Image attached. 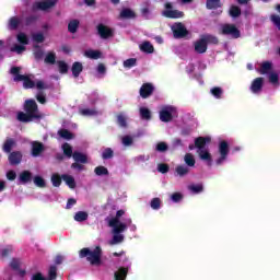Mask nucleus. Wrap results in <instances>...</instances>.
Here are the masks:
<instances>
[{"mask_svg": "<svg viewBox=\"0 0 280 280\" xmlns=\"http://www.w3.org/2000/svg\"><path fill=\"white\" fill-rule=\"evenodd\" d=\"M221 34L230 36L231 38H240V30L233 24H223L220 27Z\"/></svg>", "mask_w": 280, "mask_h": 280, "instance_id": "obj_8", "label": "nucleus"}, {"mask_svg": "<svg viewBox=\"0 0 280 280\" xmlns=\"http://www.w3.org/2000/svg\"><path fill=\"white\" fill-rule=\"evenodd\" d=\"M188 189H189L192 194H200V192L202 191V185H201V184L190 185V186H188Z\"/></svg>", "mask_w": 280, "mask_h": 280, "instance_id": "obj_53", "label": "nucleus"}, {"mask_svg": "<svg viewBox=\"0 0 280 280\" xmlns=\"http://www.w3.org/2000/svg\"><path fill=\"white\" fill-rule=\"evenodd\" d=\"M33 54H34L36 60H43L44 52H43V49H40V47L35 46Z\"/></svg>", "mask_w": 280, "mask_h": 280, "instance_id": "obj_49", "label": "nucleus"}, {"mask_svg": "<svg viewBox=\"0 0 280 280\" xmlns=\"http://www.w3.org/2000/svg\"><path fill=\"white\" fill-rule=\"evenodd\" d=\"M173 202H180L183 200V195L179 192H175L171 196Z\"/></svg>", "mask_w": 280, "mask_h": 280, "instance_id": "obj_56", "label": "nucleus"}, {"mask_svg": "<svg viewBox=\"0 0 280 280\" xmlns=\"http://www.w3.org/2000/svg\"><path fill=\"white\" fill-rule=\"evenodd\" d=\"M19 179L25 185L32 180V173L30 171H24L20 174Z\"/></svg>", "mask_w": 280, "mask_h": 280, "instance_id": "obj_26", "label": "nucleus"}, {"mask_svg": "<svg viewBox=\"0 0 280 280\" xmlns=\"http://www.w3.org/2000/svg\"><path fill=\"white\" fill-rule=\"evenodd\" d=\"M88 219H89V213H86L85 211H79L74 214L75 222H84Z\"/></svg>", "mask_w": 280, "mask_h": 280, "instance_id": "obj_33", "label": "nucleus"}, {"mask_svg": "<svg viewBox=\"0 0 280 280\" xmlns=\"http://www.w3.org/2000/svg\"><path fill=\"white\" fill-rule=\"evenodd\" d=\"M269 82L273 84V86H279V74L277 72H271L268 74Z\"/></svg>", "mask_w": 280, "mask_h": 280, "instance_id": "obj_37", "label": "nucleus"}, {"mask_svg": "<svg viewBox=\"0 0 280 280\" xmlns=\"http://www.w3.org/2000/svg\"><path fill=\"white\" fill-rule=\"evenodd\" d=\"M140 51H143L144 54H154V46L150 42H142L139 45Z\"/></svg>", "mask_w": 280, "mask_h": 280, "instance_id": "obj_20", "label": "nucleus"}, {"mask_svg": "<svg viewBox=\"0 0 280 280\" xmlns=\"http://www.w3.org/2000/svg\"><path fill=\"white\" fill-rule=\"evenodd\" d=\"M211 95H213V97H215L217 100H220V97H222V93L223 91L221 90V88H212L210 90Z\"/></svg>", "mask_w": 280, "mask_h": 280, "instance_id": "obj_47", "label": "nucleus"}, {"mask_svg": "<svg viewBox=\"0 0 280 280\" xmlns=\"http://www.w3.org/2000/svg\"><path fill=\"white\" fill-rule=\"evenodd\" d=\"M242 14V10L237 5H232L230 8V16H233V19H236V16H240Z\"/></svg>", "mask_w": 280, "mask_h": 280, "instance_id": "obj_39", "label": "nucleus"}, {"mask_svg": "<svg viewBox=\"0 0 280 280\" xmlns=\"http://www.w3.org/2000/svg\"><path fill=\"white\" fill-rule=\"evenodd\" d=\"M21 25V19L13 16L8 22V30H16Z\"/></svg>", "mask_w": 280, "mask_h": 280, "instance_id": "obj_27", "label": "nucleus"}, {"mask_svg": "<svg viewBox=\"0 0 280 280\" xmlns=\"http://www.w3.org/2000/svg\"><path fill=\"white\" fill-rule=\"evenodd\" d=\"M264 86V78H256L250 85L252 93H261V89Z\"/></svg>", "mask_w": 280, "mask_h": 280, "instance_id": "obj_15", "label": "nucleus"}, {"mask_svg": "<svg viewBox=\"0 0 280 280\" xmlns=\"http://www.w3.org/2000/svg\"><path fill=\"white\" fill-rule=\"evenodd\" d=\"M128 275V268H119L116 272H115V280H126V277Z\"/></svg>", "mask_w": 280, "mask_h": 280, "instance_id": "obj_25", "label": "nucleus"}, {"mask_svg": "<svg viewBox=\"0 0 280 280\" xmlns=\"http://www.w3.org/2000/svg\"><path fill=\"white\" fill-rule=\"evenodd\" d=\"M72 159H74L77 163H86L88 161L86 154L80 152H74Z\"/></svg>", "mask_w": 280, "mask_h": 280, "instance_id": "obj_31", "label": "nucleus"}, {"mask_svg": "<svg viewBox=\"0 0 280 280\" xmlns=\"http://www.w3.org/2000/svg\"><path fill=\"white\" fill-rule=\"evenodd\" d=\"M175 115H176V107H173L170 105L162 107V109L160 110V119L161 121H164V122L172 121Z\"/></svg>", "mask_w": 280, "mask_h": 280, "instance_id": "obj_7", "label": "nucleus"}, {"mask_svg": "<svg viewBox=\"0 0 280 280\" xmlns=\"http://www.w3.org/2000/svg\"><path fill=\"white\" fill-rule=\"evenodd\" d=\"M117 119H118V124L119 126H121V128H126L127 124V119H128V116H126V114L121 113L117 116Z\"/></svg>", "mask_w": 280, "mask_h": 280, "instance_id": "obj_45", "label": "nucleus"}, {"mask_svg": "<svg viewBox=\"0 0 280 280\" xmlns=\"http://www.w3.org/2000/svg\"><path fill=\"white\" fill-rule=\"evenodd\" d=\"M103 159H113V151L110 149H105L103 152Z\"/></svg>", "mask_w": 280, "mask_h": 280, "instance_id": "obj_60", "label": "nucleus"}, {"mask_svg": "<svg viewBox=\"0 0 280 280\" xmlns=\"http://www.w3.org/2000/svg\"><path fill=\"white\" fill-rule=\"evenodd\" d=\"M158 170L159 172H161V174H167L170 167L167 166V164H159Z\"/></svg>", "mask_w": 280, "mask_h": 280, "instance_id": "obj_57", "label": "nucleus"}, {"mask_svg": "<svg viewBox=\"0 0 280 280\" xmlns=\"http://www.w3.org/2000/svg\"><path fill=\"white\" fill-rule=\"evenodd\" d=\"M219 154L220 156L217 160V165H222L224 161H226V156H229V142L221 141L219 143Z\"/></svg>", "mask_w": 280, "mask_h": 280, "instance_id": "obj_10", "label": "nucleus"}, {"mask_svg": "<svg viewBox=\"0 0 280 280\" xmlns=\"http://www.w3.org/2000/svg\"><path fill=\"white\" fill-rule=\"evenodd\" d=\"M156 150L158 152H165V150H167V144L165 142H160L156 145Z\"/></svg>", "mask_w": 280, "mask_h": 280, "instance_id": "obj_59", "label": "nucleus"}, {"mask_svg": "<svg viewBox=\"0 0 280 280\" xmlns=\"http://www.w3.org/2000/svg\"><path fill=\"white\" fill-rule=\"evenodd\" d=\"M62 180L66 182V185L70 187V189H75V178L71 175H62Z\"/></svg>", "mask_w": 280, "mask_h": 280, "instance_id": "obj_29", "label": "nucleus"}, {"mask_svg": "<svg viewBox=\"0 0 280 280\" xmlns=\"http://www.w3.org/2000/svg\"><path fill=\"white\" fill-rule=\"evenodd\" d=\"M207 8L209 10H214L215 8H220V0H208Z\"/></svg>", "mask_w": 280, "mask_h": 280, "instance_id": "obj_48", "label": "nucleus"}, {"mask_svg": "<svg viewBox=\"0 0 280 280\" xmlns=\"http://www.w3.org/2000/svg\"><path fill=\"white\" fill-rule=\"evenodd\" d=\"M172 32L175 38H183V36H187V28L183 23H175L172 25Z\"/></svg>", "mask_w": 280, "mask_h": 280, "instance_id": "obj_12", "label": "nucleus"}, {"mask_svg": "<svg viewBox=\"0 0 280 280\" xmlns=\"http://www.w3.org/2000/svg\"><path fill=\"white\" fill-rule=\"evenodd\" d=\"M20 72H21V68L19 67L11 68V74L13 75L14 82H23L24 89H34V86H36V89H45V83L43 81L34 82L33 80L34 77L23 75V74H20Z\"/></svg>", "mask_w": 280, "mask_h": 280, "instance_id": "obj_2", "label": "nucleus"}, {"mask_svg": "<svg viewBox=\"0 0 280 280\" xmlns=\"http://www.w3.org/2000/svg\"><path fill=\"white\" fill-rule=\"evenodd\" d=\"M126 211L118 210L116 217L109 219L108 224L112 229L113 240L109 241L110 246H115V244H121L124 242V231L128 229L132 224V219H126L121 221V217L125 215Z\"/></svg>", "mask_w": 280, "mask_h": 280, "instance_id": "obj_1", "label": "nucleus"}, {"mask_svg": "<svg viewBox=\"0 0 280 280\" xmlns=\"http://www.w3.org/2000/svg\"><path fill=\"white\" fill-rule=\"evenodd\" d=\"M62 151L68 159H71V156L73 158V148H71L69 143L62 145Z\"/></svg>", "mask_w": 280, "mask_h": 280, "instance_id": "obj_35", "label": "nucleus"}, {"mask_svg": "<svg viewBox=\"0 0 280 280\" xmlns=\"http://www.w3.org/2000/svg\"><path fill=\"white\" fill-rule=\"evenodd\" d=\"M34 183H35L36 187H45V179L40 176H35Z\"/></svg>", "mask_w": 280, "mask_h": 280, "instance_id": "obj_55", "label": "nucleus"}, {"mask_svg": "<svg viewBox=\"0 0 280 280\" xmlns=\"http://www.w3.org/2000/svg\"><path fill=\"white\" fill-rule=\"evenodd\" d=\"M195 51H197V54H205V51H207V42L202 36L195 42Z\"/></svg>", "mask_w": 280, "mask_h": 280, "instance_id": "obj_18", "label": "nucleus"}, {"mask_svg": "<svg viewBox=\"0 0 280 280\" xmlns=\"http://www.w3.org/2000/svg\"><path fill=\"white\" fill-rule=\"evenodd\" d=\"M175 172L178 176L183 177V176H187V174H189V166H185V165H178L175 168Z\"/></svg>", "mask_w": 280, "mask_h": 280, "instance_id": "obj_30", "label": "nucleus"}, {"mask_svg": "<svg viewBox=\"0 0 280 280\" xmlns=\"http://www.w3.org/2000/svg\"><path fill=\"white\" fill-rule=\"evenodd\" d=\"M203 40H206V44H212V45H218V37L213 35H203Z\"/></svg>", "mask_w": 280, "mask_h": 280, "instance_id": "obj_42", "label": "nucleus"}, {"mask_svg": "<svg viewBox=\"0 0 280 280\" xmlns=\"http://www.w3.org/2000/svg\"><path fill=\"white\" fill-rule=\"evenodd\" d=\"M120 16H121V19H135V11H132L130 9H124L120 12Z\"/></svg>", "mask_w": 280, "mask_h": 280, "instance_id": "obj_36", "label": "nucleus"}, {"mask_svg": "<svg viewBox=\"0 0 280 280\" xmlns=\"http://www.w3.org/2000/svg\"><path fill=\"white\" fill-rule=\"evenodd\" d=\"M59 137H61V139H73V133H71V131L67 130V129H61L58 131Z\"/></svg>", "mask_w": 280, "mask_h": 280, "instance_id": "obj_38", "label": "nucleus"}, {"mask_svg": "<svg viewBox=\"0 0 280 280\" xmlns=\"http://www.w3.org/2000/svg\"><path fill=\"white\" fill-rule=\"evenodd\" d=\"M58 3V0H38L34 4V10H50Z\"/></svg>", "mask_w": 280, "mask_h": 280, "instance_id": "obj_11", "label": "nucleus"}, {"mask_svg": "<svg viewBox=\"0 0 280 280\" xmlns=\"http://www.w3.org/2000/svg\"><path fill=\"white\" fill-rule=\"evenodd\" d=\"M34 43H45V35L42 32L32 35Z\"/></svg>", "mask_w": 280, "mask_h": 280, "instance_id": "obj_43", "label": "nucleus"}, {"mask_svg": "<svg viewBox=\"0 0 280 280\" xmlns=\"http://www.w3.org/2000/svg\"><path fill=\"white\" fill-rule=\"evenodd\" d=\"M51 183L54 187H60V185L62 184V177H60V175L58 174H52Z\"/></svg>", "mask_w": 280, "mask_h": 280, "instance_id": "obj_40", "label": "nucleus"}, {"mask_svg": "<svg viewBox=\"0 0 280 280\" xmlns=\"http://www.w3.org/2000/svg\"><path fill=\"white\" fill-rule=\"evenodd\" d=\"M85 58H91L92 60H98L102 58V52L100 50L89 49L84 51Z\"/></svg>", "mask_w": 280, "mask_h": 280, "instance_id": "obj_23", "label": "nucleus"}, {"mask_svg": "<svg viewBox=\"0 0 280 280\" xmlns=\"http://www.w3.org/2000/svg\"><path fill=\"white\" fill-rule=\"evenodd\" d=\"M94 173L96 174V176H108V168L104 166H97L94 170Z\"/></svg>", "mask_w": 280, "mask_h": 280, "instance_id": "obj_41", "label": "nucleus"}, {"mask_svg": "<svg viewBox=\"0 0 280 280\" xmlns=\"http://www.w3.org/2000/svg\"><path fill=\"white\" fill-rule=\"evenodd\" d=\"M140 117L142 119H150L151 118L150 109H148L147 107H140Z\"/></svg>", "mask_w": 280, "mask_h": 280, "instance_id": "obj_46", "label": "nucleus"}, {"mask_svg": "<svg viewBox=\"0 0 280 280\" xmlns=\"http://www.w3.org/2000/svg\"><path fill=\"white\" fill-rule=\"evenodd\" d=\"M151 207H152L153 209H160V207H161V199L154 198V199L151 201Z\"/></svg>", "mask_w": 280, "mask_h": 280, "instance_id": "obj_58", "label": "nucleus"}, {"mask_svg": "<svg viewBox=\"0 0 280 280\" xmlns=\"http://www.w3.org/2000/svg\"><path fill=\"white\" fill-rule=\"evenodd\" d=\"M45 150V147L40 142L32 143V154L33 156H40V153Z\"/></svg>", "mask_w": 280, "mask_h": 280, "instance_id": "obj_21", "label": "nucleus"}, {"mask_svg": "<svg viewBox=\"0 0 280 280\" xmlns=\"http://www.w3.org/2000/svg\"><path fill=\"white\" fill-rule=\"evenodd\" d=\"M72 170H78L79 172H82L84 170V166L81 165L80 163L75 162L71 165Z\"/></svg>", "mask_w": 280, "mask_h": 280, "instance_id": "obj_63", "label": "nucleus"}, {"mask_svg": "<svg viewBox=\"0 0 280 280\" xmlns=\"http://www.w3.org/2000/svg\"><path fill=\"white\" fill-rule=\"evenodd\" d=\"M97 30L101 38H110V36H113V30L104 24H100Z\"/></svg>", "mask_w": 280, "mask_h": 280, "instance_id": "obj_17", "label": "nucleus"}, {"mask_svg": "<svg viewBox=\"0 0 280 280\" xmlns=\"http://www.w3.org/2000/svg\"><path fill=\"white\" fill-rule=\"evenodd\" d=\"M184 162L186 163L187 167H195V165H196V158H194V154L187 153L184 156Z\"/></svg>", "mask_w": 280, "mask_h": 280, "instance_id": "obj_28", "label": "nucleus"}, {"mask_svg": "<svg viewBox=\"0 0 280 280\" xmlns=\"http://www.w3.org/2000/svg\"><path fill=\"white\" fill-rule=\"evenodd\" d=\"M137 65V59L130 58L124 61L125 69H132Z\"/></svg>", "mask_w": 280, "mask_h": 280, "instance_id": "obj_51", "label": "nucleus"}, {"mask_svg": "<svg viewBox=\"0 0 280 280\" xmlns=\"http://www.w3.org/2000/svg\"><path fill=\"white\" fill-rule=\"evenodd\" d=\"M80 257H86L92 266H102V247L96 246L94 249L83 248L80 250Z\"/></svg>", "mask_w": 280, "mask_h": 280, "instance_id": "obj_5", "label": "nucleus"}, {"mask_svg": "<svg viewBox=\"0 0 280 280\" xmlns=\"http://www.w3.org/2000/svg\"><path fill=\"white\" fill-rule=\"evenodd\" d=\"M162 14L167 19H183V16H185L183 11L172 10V3L170 2L165 3V10L162 12Z\"/></svg>", "mask_w": 280, "mask_h": 280, "instance_id": "obj_9", "label": "nucleus"}, {"mask_svg": "<svg viewBox=\"0 0 280 280\" xmlns=\"http://www.w3.org/2000/svg\"><path fill=\"white\" fill-rule=\"evenodd\" d=\"M57 67L59 69V73H67V71H69V66L65 61H57Z\"/></svg>", "mask_w": 280, "mask_h": 280, "instance_id": "obj_44", "label": "nucleus"}, {"mask_svg": "<svg viewBox=\"0 0 280 280\" xmlns=\"http://www.w3.org/2000/svg\"><path fill=\"white\" fill-rule=\"evenodd\" d=\"M210 142L211 138H198L195 141L197 154L201 161H205V163H207V165H211V163H213V156L211 155V152H209V149L205 148V144Z\"/></svg>", "mask_w": 280, "mask_h": 280, "instance_id": "obj_4", "label": "nucleus"}, {"mask_svg": "<svg viewBox=\"0 0 280 280\" xmlns=\"http://www.w3.org/2000/svg\"><path fill=\"white\" fill-rule=\"evenodd\" d=\"M270 21L273 23V25H276V27H278V30H280V16L279 15L271 14Z\"/></svg>", "mask_w": 280, "mask_h": 280, "instance_id": "obj_54", "label": "nucleus"}, {"mask_svg": "<svg viewBox=\"0 0 280 280\" xmlns=\"http://www.w3.org/2000/svg\"><path fill=\"white\" fill-rule=\"evenodd\" d=\"M8 180H14L16 178V173L14 171H9L7 173Z\"/></svg>", "mask_w": 280, "mask_h": 280, "instance_id": "obj_61", "label": "nucleus"}, {"mask_svg": "<svg viewBox=\"0 0 280 280\" xmlns=\"http://www.w3.org/2000/svg\"><path fill=\"white\" fill-rule=\"evenodd\" d=\"M45 62L47 65H54V62H56V54L55 52H48L45 57Z\"/></svg>", "mask_w": 280, "mask_h": 280, "instance_id": "obj_50", "label": "nucleus"}, {"mask_svg": "<svg viewBox=\"0 0 280 280\" xmlns=\"http://www.w3.org/2000/svg\"><path fill=\"white\" fill-rule=\"evenodd\" d=\"M16 38L18 42H20V45L14 44L11 47V51H14L15 54H23V51H25V45L30 43V39L27 38V35H25L24 33H19Z\"/></svg>", "mask_w": 280, "mask_h": 280, "instance_id": "obj_6", "label": "nucleus"}, {"mask_svg": "<svg viewBox=\"0 0 280 280\" xmlns=\"http://www.w3.org/2000/svg\"><path fill=\"white\" fill-rule=\"evenodd\" d=\"M97 71L98 73H106V66H104L103 63H100L98 67H97Z\"/></svg>", "mask_w": 280, "mask_h": 280, "instance_id": "obj_64", "label": "nucleus"}, {"mask_svg": "<svg viewBox=\"0 0 280 280\" xmlns=\"http://www.w3.org/2000/svg\"><path fill=\"white\" fill-rule=\"evenodd\" d=\"M19 266H21V260L19 259H13L11 261V268H13L14 270H16L19 268Z\"/></svg>", "mask_w": 280, "mask_h": 280, "instance_id": "obj_62", "label": "nucleus"}, {"mask_svg": "<svg viewBox=\"0 0 280 280\" xmlns=\"http://www.w3.org/2000/svg\"><path fill=\"white\" fill-rule=\"evenodd\" d=\"M24 108L26 114L23 112H20L18 114L19 121L28 122V121H34V119H40L42 115L38 112V106L36 105V101L34 100L26 101Z\"/></svg>", "mask_w": 280, "mask_h": 280, "instance_id": "obj_3", "label": "nucleus"}, {"mask_svg": "<svg viewBox=\"0 0 280 280\" xmlns=\"http://www.w3.org/2000/svg\"><path fill=\"white\" fill-rule=\"evenodd\" d=\"M80 25V22H78L77 20H72L70 21V23L68 24V31L71 34H75L78 32V27Z\"/></svg>", "mask_w": 280, "mask_h": 280, "instance_id": "obj_34", "label": "nucleus"}, {"mask_svg": "<svg viewBox=\"0 0 280 280\" xmlns=\"http://www.w3.org/2000/svg\"><path fill=\"white\" fill-rule=\"evenodd\" d=\"M82 69H83V67H82V63H80V62H74L73 65H72V75L74 77V78H78V75H80V73H82Z\"/></svg>", "mask_w": 280, "mask_h": 280, "instance_id": "obj_32", "label": "nucleus"}, {"mask_svg": "<svg viewBox=\"0 0 280 280\" xmlns=\"http://www.w3.org/2000/svg\"><path fill=\"white\" fill-rule=\"evenodd\" d=\"M121 143H122V145L128 148V147L132 145L133 139L130 136H125V137L121 138Z\"/></svg>", "mask_w": 280, "mask_h": 280, "instance_id": "obj_52", "label": "nucleus"}, {"mask_svg": "<svg viewBox=\"0 0 280 280\" xmlns=\"http://www.w3.org/2000/svg\"><path fill=\"white\" fill-rule=\"evenodd\" d=\"M152 91H154V86H152L150 83H145L140 89V95L144 98L150 97V95H152Z\"/></svg>", "mask_w": 280, "mask_h": 280, "instance_id": "obj_19", "label": "nucleus"}, {"mask_svg": "<svg viewBox=\"0 0 280 280\" xmlns=\"http://www.w3.org/2000/svg\"><path fill=\"white\" fill-rule=\"evenodd\" d=\"M56 272H57L56 267H50L48 271V277H49L48 279H45V277H43V273H35L32 279L33 280H55Z\"/></svg>", "mask_w": 280, "mask_h": 280, "instance_id": "obj_14", "label": "nucleus"}, {"mask_svg": "<svg viewBox=\"0 0 280 280\" xmlns=\"http://www.w3.org/2000/svg\"><path fill=\"white\" fill-rule=\"evenodd\" d=\"M258 73L261 75H270L272 73V62L264 61L260 67L257 68Z\"/></svg>", "mask_w": 280, "mask_h": 280, "instance_id": "obj_13", "label": "nucleus"}, {"mask_svg": "<svg viewBox=\"0 0 280 280\" xmlns=\"http://www.w3.org/2000/svg\"><path fill=\"white\" fill-rule=\"evenodd\" d=\"M79 113L83 117H95L96 115H100V112L90 108H81Z\"/></svg>", "mask_w": 280, "mask_h": 280, "instance_id": "obj_24", "label": "nucleus"}, {"mask_svg": "<svg viewBox=\"0 0 280 280\" xmlns=\"http://www.w3.org/2000/svg\"><path fill=\"white\" fill-rule=\"evenodd\" d=\"M13 148H16V142L12 138H9L4 141L2 150L9 154V152H12Z\"/></svg>", "mask_w": 280, "mask_h": 280, "instance_id": "obj_22", "label": "nucleus"}, {"mask_svg": "<svg viewBox=\"0 0 280 280\" xmlns=\"http://www.w3.org/2000/svg\"><path fill=\"white\" fill-rule=\"evenodd\" d=\"M23 160V153L20 151H13L9 154V163L11 165H19L21 161Z\"/></svg>", "mask_w": 280, "mask_h": 280, "instance_id": "obj_16", "label": "nucleus"}]
</instances>
